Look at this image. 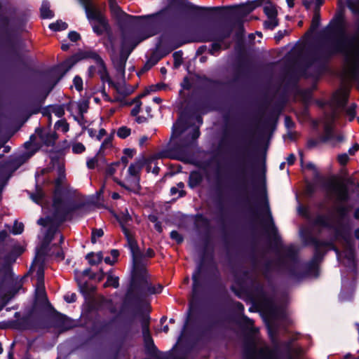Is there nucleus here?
Here are the masks:
<instances>
[{"label":"nucleus","mask_w":359,"mask_h":359,"mask_svg":"<svg viewBox=\"0 0 359 359\" xmlns=\"http://www.w3.org/2000/svg\"><path fill=\"white\" fill-rule=\"evenodd\" d=\"M49 28L53 31L65 30L67 28V24L61 20H58L56 22L50 24Z\"/></svg>","instance_id":"nucleus-26"},{"label":"nucleus","mask_w":359,"mask_h":359,"mask_svg":"<svg viewBox=\"0 0 359 359\" xmlns=\"http://www.w3.org/2000/svg\"><path fill=\"white\" fill-rule=\"evenodd\" d=\"M65 181V175L64 172L60 170L58 177L55 182V191L53 207L55 210L56 217H60L61 220H64L67 213V208L65 202H63L60 196L62 194V189Z\"/></svg>","instance_id":"nucleus-8"},{"label":"nucleus","mask_w":359,"mask_h":359,"mask_svg":"<svg viewBox=\"0 0 359 359\" xmlns=\"http://www.w3.org/2000/svg\"><path fill=\"white\" fill-rule=\"evenodd\" d=\"M76 107L81 114L87 111L88 102L86 100H81L76 103Z\"/></svg>","instance_id":"nucleus-33"},{"label":"nucleus","mask_w":359,"mask_h":359,"mask_svg":"<svg viewBox=\"0 0 359 359\" xmlns=\"http://www.w3.org/2000/svg\"><path fill=\"white\" fill-rule=\"evenodd\" d=\"M337 160L340 165H345L348 162L349 157L347 154L344 153L338 155Z\"/></svg>","instance_id":"nucleus-39"},{"label":"nucleus","mask_w":359,"mask_h":359,"mask_svg":"<svg viewBox=\"0 0 359 359\" xmlns=\"http://www.w3.org/2000/svg\"><path fill=\"white\" fill-rule=\"evenodd\" d=\"M175 133H182L184 130L183 120L182 118H179L173 126Z\"/></svg>","instance_id":"nucleus-41"},{"label":"nucleus","mask_w":359,"mask_h":359,"mask_svg":"<svg viewBox=\"0 0 359 359\" xmlns=\"http://www.w3.org/2000/svg\"><path fill=\"white\" fill-rule=\"evenodd\" d=\"M68 37L70 41L76 42L80 39V35L76 32H70L68 34Z\"/></svg>","instance_id":"nucleus-46"},{"label":"nucleus","mask_w":359,"mask_h":359,"mask_svg":"<svg viewBox=\"0 0 359 359\" xmlns=\"http://www.w3.org/2000/svg\"><path fill=\"white\" fill-rule=\"evenodd\" d=\"M144 343L145 349L151 355H155L156 353V347L154 345V341L151 336H147L145 338H144Z\"/></svg>","instance_id":"nucleus-22"},{"label":"nucleus","mask_w":359,"mask_h":359,"mask_svg":"<svg viewBox=\"0 0 359 359\" xmlns=\"http://www.w3.org/2000/svg\"><path fill=\"white\" fill-rule=\"evenodd\" d=\"M144 164V159H140L132 163L128 170V175L133 177H140V172Z\"/></svg>","instance_id":"nucleus-18"},{"label":"nucleus","mask_w":359,"mask_h":359,"mask_svg":"<svg viewBox=\"0 0 359 359\" xmlns=\"http://www.w3.org/2000/svg\"><path fill=\"white\" fill-rule=\"evenodd\" d=\"M86 259L91 265H95L100 262L102 259V252L89 253L86 255Z\"/></svg>","instance_id":"nucleus-24"},{"label":"nucleus","mask_w":359,"mask_h":359,"mask_svg":"<svg viewBox=\"0 0 359 359\" xmlns=\"http://www.w3.org/2000/svg\"><path fill=\"white\" fill-rule=\"evenodd\" d=\"M55 257L59 259H64V254L63 252L61 250H58L57 252Z\"/></svg>","instance_id":"nucleus-61"},{"label":"nucleus","mask_w":359,"mask_h":359,"mask_svg":"<svg viewBox=\"0 0 359 359\" xmlns=\"http://www.w3.org/2000/svg\"><path fill=\"white\" fill-rule=\"evenodd\" d=\"M57 233V228L55 226L50 227L44 237V240L41 248L37 251L36 257L30 267V271L35 272L37 281H44V271L42 260L44 255H51L46 251V248L53 238L54 235Z\"/></svg>","instance_id":"nucleus-6"},{"label":"nucleus","mask_w":359,"mask_h":359,"mask_svg":"<svg viewBox=\"0 0 359 359\" xmlns=\"http://www.w3.org/2000/svg\"><path fill=\"white\" fill-rule=\"evenodd\" d=\"M130 129L126 126H122L117 130V135L122 139L126 138L130 135Z\"/></svg>","instance_id":"nucleus-30"},{"label":"nucleus","mask_w":359,"mask_h":359,"mask_svg":"<svg viewBox=\"0 0 359 359\" xmlns=\"http://www.w3.org/2000/svg\"><path fill=\"white\" fill-rule=\"evenodd\" d=\"M285 126L287 128H292L294 127V122L292 121V119L288 117V116H286L285 118Z\"/></svg>","instance_id":"nucleus-51"},{"label":"nucleus","mask_w":359,"mask_h":359,"mask_svg":"<svg viewBox=\"0 0 359 359\" xmlns=\"http://www.w3.org/2000/svg\"><path fill=\"white\" fill-rule=\"evenodd\" d=\"M38 224L40 225H42V226H47L48 225V219H43V218H40L38 220Z\"/></svg>","instance_id":"nucleus-60"},{"label":"nucleus","mask_w":359,"mask_h":359,"mask_svg":"<svg viewBox=\"0 0 359 359\" xmlns=\"http://www.w3.org/2000/svg\"><path fill=\"white\" fill-rule=\"evenodd\" d=\"M135 154V151L131 149H124V154L128 158H132Z\"/></svg>","instance_id":"nucleus-54"},{"label":"nucleus","mask_w":359,"mask_h":359,"mask_svg":"<svg viewBox=\"0 0 359 359\" xmlns=\"http://www.w3.org/2000/svg\"><path fill=\"white\" fill-rule=\"evenodd\" d=\"M50 113L60 118L65 114V109L62 106H55L50 109Z\"/></svg>","instance_id":"nucleus-32"},{"label":"nucleus","mask_w":359,"mask_h":359,"mask_svg":"<svg viewBox=\"0 0 359 359\" xmlns=\"http://www.w3.org/2000/svg\"><path fill=\"white\" fill-rule=\"evenodd\" d=\"M345 257L350 262H353L354 253L351 249H349L345 252Z\"/></svg>","instance_id":"nucleus-49"},{"label":"nucleus","mask_w":359,"mask_h":359,"mask_svg":"<svg viewBox=\"0 0 359 359\" xmlns=\"http://www.w3.org/2000/svg\"><path fill=\"white\" fill-rule=\"evenodd\" d=\"M87 132H88L89 136H90L91 137H96V135H97L96 130H95L93 128H88Z\"/></svg>","instance_id":"nucleus-58"},{"label":"nucleus","mask_w":359,"mask_h":359,"mask_svg":"<svg viewBox=\"0 0 359 359\" xmlns=\"http://www.w3.org/2000/svg\"><path fill=\"white\" fill-rule=\"evenodd\" d=\"M328 192L339 202L346 201L348 198V186L343 181L331 183L328 187Z\"/></svg>","instance_id":"nucleus-10"},{"label":"nucleus","mask_w":359,"mask_h":359,"mask_svg":"<svg viewBox=\"0 0 359 359\" xmlns=\"http://www.w3.org/2000/svg\"><path fill=\"white\" fill-rule=\"evenodd\" d=\"M55 136L53 134H46L43 131H36V134L30 137L29 142L25 143V151L19 157L21 163L25 162L39 149V142H43L46 145H50L53 143Z\"/></svg>","instance_id":"nucleus-7"},{"label":"nucleus","mask_w":359,"mask_h":359,"mask_svg":"<svg viewBox=\"0 0 359 359\" xmlns=\"http://www.w3.org/2000/svg\"><path fill=\"white\" fill-rule=\"evenodd\" d=\"M65 299L68 303H72L76 301V295L74 293L67 294L65 295Z\"/></svg>","instance_id":"nucleus-47"},{"label":"nucleus","mask_w":359,"mask_h":359,"mask_svg":"<svg viewBox=\"0 0 359 359\" xmlns=\"http://www.w3.org/2000/svg\"><path fill=\"white\" fill-rule=\"evenodd\" d=\"M24 230V225L22 222H15L13 229L12 233L13 234H20Z\"/></svg>","instance_id":"nucleus-35"},{"label":"nucleus","mask_w":359,"mask_h":359,"mask_svg":"<svg viewBox=\"0 0 359 359\" xmlns=\"http://www.w3.org/2000/svg\"><path fill=\"white\" fill-rule=\"evenodd\" d=\"M48 169L44 168L41 169L40 172H37L36 173V189L35 193L32 194L30 197L35 203L38 204L41 203V201L43 197V192L39 187V184L43 182L44 179L43 178V176L48 173Z\"/></svg>","instance_id":"nucleus-14"},{"label":"nucleus","mask_w":359,"mask_h":359,"mask_svg":"<svg viewBox=\"0 0 359 359\" xmlns=\"http://www.w3.org/2000/svg\"><path fill=\"white\" fill-rule=\"evenodd\" d=\"M86 276H89L90 279L94 278V276L91 274L90 269H87L82 273L76 275V279L80 291L83 294H88L91 290H93V287H90L87 284L86 280H85Z\"/></svg>","instance_id":"nucleus-15"},{"label":"nucleus","mask_w":359,"mask_h":359,"mask_svg":"<svg viewBox=\"0 0 359 359\" xmlns=\"http://www.w3.org/2000/svg\"><path fill=\"white\" fill-rule=\"evenodd\" d=\"M259 356L260 359H277L273 349L268 346H264L259 350Z\"/></svg>","instance_id":"nucleus-21"},{"label":"nucleus","mask_w":359,"mask_h":359,"mask_svg":"<svg viewBox=\"0 0 359 359\" xmlns=\"http://www.w3.org/2000/svg\"><path fill=\"white\" fill-rule=\"evenodd\" d=\"M320 15L318 13L316 12L313 15V17L312 18L311 21V32H314L320 25Z\"/></svg>","instance_id":"nucleus-31"},{"label":"nucleus","mask_w":359,"mask_h":359,"mask_svg":"<svg viewBox=\"0 0 359 359\" xmlns=\"http://www.w3.org/2000/svg\"><path fill=\"white\" fill-rule=\"evenodd\" d=\"M264 13L267 16V20L264 22V27L268 29H273L278 25L277 19V10L276 7L269 4L264 6Z\"/></svg>","instance_id":"nucleus-12"},{"label":"nucleus","mask_w":359,"mask_h":359,"mask_svg":"<svg viewBox=\"0 0 359 359\" xmlns=\"http://www.w3.org/2000/svg\"><path fill=\"white\" fill-rule=\"evenodd\" d=\"M114 88H115L116 93V95H114V102H118L120 106L135 104V107L131 110V115L136 116L140 111L142 103L140 100L144 96V94H141L134 99L130 100L128 96L134 92L135 88L127 85L125 82L116 86L114 85Z\"/></svg>","instance_id":"nucleus-5"},{"label":"nucleus","mask_w":359,"mask_h":359,"mask_svg":"<svg viewBox=\"0 0 359 359\" xmlns=\"http://www.w3.org/2000/svg\"><path fill=\"white\" fill-rule=\"evenodd\" d=\"M193 32L198 34L196 41L200 42L215 40L222 41L225 37V36L220 34L219 30L217 28L210 29L204 32L199 28H195Z\"/></svg>","instance_id":"nucleus-11"},{"label":"nucleus","mask_w":359,"mask_h":359,"mask_svg":"<svg viewBox=\"0 0 359 359\" xmlns=\"http://www.w3.org/2000/svg\"><path fill=\"white\" fill-rule=\"evenodd\" d=\"M200 132L198 127H195L192 129L191 137L181 142V146L187 149L193 145L194 141L199 137Z\"/></svg>","instance_id":"nucleus-20"},{"label":"nucleus","mask_w":359,"mask_h":359,"mask_svg":"<svg viewBox=\"0 0 359 359\" xmlns=\"http://www.w3.org/2000/svg\"><path fill=\"white\" fill-rule=\"evenodd\" d=\"M36 294L39 298H43L45 295L44 281H37Z\"/></svg>","instance_id":"nucleus-29"},{"label":"nucleus","mask_w":359,"mask_h":359,"mask_svg":"<svg viewBox=\"0 0 359 359\" xmlns=\"http://www.w3.org/2000/svg\"><path fill=\"white\" fill-rule=\"evenodd\" d=\"M348 96V90L346 88H341L332 96L330 101L332 112L326 114L323 119L325 128V141L331 140L334 135L332 133V123L338 114V111L344 107Z\"/></svg>","instance_id":"nucleus-4"},{"label":"nucleus","mask_w":359,"mask_h":359,"mask_svg":"<svg viewBox=\"0 0 359 359\" xmlns=\"http://www.w3.org/2000/svg\"><path fill=\"white\" fill-rule=\"evenodd\" d=\"M73 83L74 85L75 88L78 91H81L83 89V81L81 77L76 76L74 77L73 80Z\"/></svg>","instance_id":"nucleus-40"},{"label":"nucleus","mask_w":359,"mask_h":359,"mask_svg":"<svg viewBox=\"0 0 359 359\" xmlns=\"http://www.w3.org/2000/svg\"><path fill=\"white\" fill-rule=\"evenodd\" d=\"M83 6L86 16L92 24L93 31L98 35L104 34L103 43L107 48H112L110 29L103 15L97 11L91 0H79Z\"/></svg>","instance_id":"nucleus-3"},{"label":"nucleus","mask_w":359,"mask_h":359,"mask_svg":"<svg viewBox=\"0 0 359 359\" xmlns=\"http://www.w3.org/2000/svg\"><path fill=\"white\" fill-rule=\"evenodd\" d=\"M112 143L110 137L104 140L96 157L92 158L87 161V166L89 169H93L97 165L99 158L111 152Z\"/></svg>","instance_id":"nucleus-13"},{"label":"nucleus","mask_w":359,"mask_h":359,"mask_svg":"<svg viewBox=\"0 0 359 359\" xmlns=\"http://www.w3.org/2000/svg\"><path fill=\"white\" fill-rule=\"evenodd\" d=\"M315 223L317 225L323 227H331V219L328 216L320 215L318 216L315 220Z\"/></svg>","instance_id":"nucleus-25"},{"label":"nucleus","mask_w":359,"mask_h":359,"mask_svg":"<svg viewBox=\"0 0 359 359\" xmlns=\"http://www.w3.org/2000/svg\"><path fill=\"white\" fill-rule=\"evenodd\" d=\"M260 4H261L260 0H255L253 1L248 2L246 4V7L249 11H252L257 7L259 6Z\"/></svg>","instance_id":"nucleus-42"},{"label":"nucleus","mask_w":359,"mask_h":359,"mask_svg":"<svg viewBox=\"0 0 359 359\" xmlns=\"http://www.w3.org/2000/svg\"><path fill=\"white\" fill-rule=\"evenodd\" d=\"M97 69L103 83H107L109 88L112 86V82L110 79L108 73L107 72L106 67L102 61L98 62Z\"/></svg>","instance_id":"nucleus-17"},{"label":"nucleus","mask_w":359,"mask_h":359,"mask_svg":"<svg viewBox=\"0 0 359 359\" xmlns=\"http://www.w3.org/2000/svg\"><path fill=\"white\" fill-rule=\"evenodd\" d=\"M322 246H329L331 250H334L337 255V259L339 261L341 259V252L340 251L335 248L332 243H317L316 247L318 250H320V248Z\"/></svg>","instance_id":"nucleus-27"},{"label":"nucleus","mask_w":359,"mask_h":359,"mask_svg":"<svg viewBox=\"0 0 359 359\" xmlns=\"http://www.w3.org/2000/svg\"><path fill=\"white\" fill-rule=\"evenodd\" d=\"M126 189L134 193H138L140 189V177L128 175L126 182L121 184Z\"/></svg>","instance_id":"nucleus-16"},{"label":"nucleus","mask_w":359,"mask_h":359,"mask_svg":"<svg viewBox=\"0 0 359 359\" xmlns=\"http://www.w3.org/2000/svg\"><path fill=\"white\" fill-rule=\"evenodd\" d=\"M220 49V45L217 43H214L212 44V48L210 50L211 54H215V52L218 51Z\"/></svg>","instance_id":"nucleus-53"},{"label":"nucleus","mask_w":359,"mask_h":359,"mask_svg":"<svg viewBox=\"0 0 359 359\" xmlns=\"http://www.w3.org/2000/svg\"><path fill=\"white\" fill-rule=\"evenodd\" d=\"M149 36H147L144 37L142 39L140 40H135L133 36L130 34H124L122 39V43H121V66H120V70L122 71L123 69V65L126 63L129 55L132 52V50L134 49V48L143 39L149 37Z\"/></svg>","instance_id":"nucleus-9"},{"label":"nucleus","mask_w":359,"mask_h":359,"mask_svg":"<svg viewBox=\"0 0 359 359\" xmlns=\"http://www.w3.org/2000/svg\"><path fill=\"white\" fill-rule=\"evenodd\" d=\"M177 186V188H178V189L180 191V196H183V193H184L183 188L184 187V183L179 182Z\"/></svg>","instance_id":"nucleus-59"},{"label":"nucleus","mask_w":359,"mask_h":359,"mask_svg":"<svg viewBox=\"0 0 359 359\" xmlns=\"http://www.w3.org/2000/svg\"><path fill=\"white\" fill-rule=\"evenodd\" d=\"M337 212L341 217H344L347 213V208L345 206L339 205L337 208Z\"/></svg>","instance_id":"nucleus-48"},{"label":"nucleus","mask_w":359,"mask_h":359,"mask_svg":"<svg viewBox=\"0 0 359 359\" xmlns=\"http://www.w3.org/2000/svg\"><path fill=\"white\" fill-rule=\"evenodd\" d=\"M122 230L127 238L133 257V270L130 287L126 294L128 301L142 302L147 296L160 293L162 290L161 285H153L146 269V261L143 259L133 233L129 227L130 217L128 213L121 216H116Z\"/></svg>","instance_id":"nucleus-1"},{"label":"nucleus","mask_w":359,"mask_h":359,"mask_svg":"<svg viewBox=\"0 0 359 359\" xmlns=\"http://www.w3.org/2000/svg\"><path fill=\"white\" fill-rule=\"evenodd\" d=\"M149 318L147 317V318L144 320L142 323V334L144 338H145L147 336H151L149 333Z\"/></svg>","instance_id":"nucleus-37"},{"label":"nucleus","mask_w":359,"mask_h":359,"mask_svg":"<svg viewBox=\"0 0 359 359\" xmlns=\"http://www.w3.org/2000/svg\"><path fill=\"white\" fill-rule=\"evenodd\" d=\"M55 128L57 130H61L64 133L69 130L68 123L65 120H60L57 121L55 125Z\"/></svg>","instance_id":"nucleus-34"},{"label":"nucleus","mask_w":359,"mask_h":359,"mask_svg":"<svg viewBox=\"0 0 359 359\" xmlns=\"http://www.w3.org/2000/svg\"><path fill=\"white\" fill-rule=\"evenodd\" d=\"M170 237L171 238H172L173 240H175L177 243H181L182 242L183 239H182V237L180 236V234L176 231H171L170 233Z\"/></svg>","instance_id":"nucleus-45"},{"label":"nucleus","mask_w":359,"mask_h":359,"mask_svg":"<svg viewBox=\"0 0 359 359\" xmlns=\"http://www.w3.org/2000/svg\"><path fill=\"white\" fill-rule=\"evenodd\" d=\"M103 234V230L101 229L93 230L91 236L92 243H95L97 241V239L102 237Z\"/></svg>","instance_id":"nucleus-38"},{"label":"nucleus","mask_w":359,"mask_h":359,"mask_svg":"<svg viewBox=\"0 0 359 359\" xmlns=\"http://www.w3.org/2000/svg\"><path fill=\"white\" fill-rule=\"evenodd\" d=\"M114 16L117 15L120 16L122 13V11L121 10L120 7L114 1Z\"/></svg>","instance_id":"nucleus-52"},{"label":"nucleus","mask_w":359,"mask_h":359,"mask_svg":"<svg viewBox=\"0 0 359 359\" xmlns=\"http://www.w3.org/2000/svg\"><path fill=\"white\" fill-rule=\"evenodd\" d=\"M180 190L178 189V188H177V187H172V188L170 189V194H171L172 195H175V194H176L177 193H179V194H180Z\"/></svg>","instance_id":"nucleus-63"},{"label":"nucleus","mask_w":359,"mask_h":359,"mask_svg":"<svg viewBox=\"0 0 359 359\" xmlns=\"http://www.w3.org/2000/svg\"><path fill=\"white\" fill-rule=\"evenodd\" d=\"M295 161V156L294 154H291L288 156V157L287 158V162L289 165H292L294 163Z\"/></svg>","instance_id":"nucleus-57"},{"label":"nucleus","mask_w":359,"mask_h":359,"mask_svg":"<svg viewBox=\"0 0 359 359\" xmlns=\"http://www.w3.org/2000/svg\"><path fill=\"white\" fill-rule=\"evenodd\" d=\"M146 121V118L144 116H137L136 118V121L139 123H143Z\"/></svg>","instance_id":"nucleus-64"},{"label":"nucleus","mask_w":359,"mask_h":359,"mask_svg":"<svg viewBox=\"0 0 359 359\" xmlns=\"http://www.w3.org/2000/svg\"><path fill=\"white\" fill-rule=\"evenodd\" d=\"M118 341H119V336L118 334V333H116L115 335H114V347L116 346H117L118 344Z\"/></svg>","instance_id":"nucleus-62"},{"label":"nucleus","mask_w":359,"mask_h":359,"mask_svg":"<svg viewBox=\"0 0 359 359\" xmlns=\"http://www.w3.org/2000/svg\"><path fill=\"white\" fill-rule=\"evenodd\" d=\"M355 104H352L346 109V114L350 117V121H352L355 114Z\"/></svg>","instance_id":"nucleus-44"},{"label":"nucleus","mask_w":359,"mask_h":359,"mask_svg":"<svg viewBox=\"0 0 359 359\" xmlns=\"http://www.w3.org/2000/svg\"><path fill=\"white\" fill-rule=\"evenodd\" d=\"M200 269L193 274V290L196 292L199 285Z\"/></svg>","instance_id":"nucleus-36"},{"label":"nucleus","mask_w":359,"mask_h":359,"mask_svg":"<svg viewBox=\"0 0 359 359\" xmlns=\"http://www.w3.org/2000/svg\"><path fill=\"white\" fill-rule=\"evenodd\" d=\"M144 164L147 166V172H152L157 175L159 172V167L158 166L157 158L156 156H151L144 160Z\"/></svg>","instance_id":"nucleus-19"},{"label":"nucleus","mask_w":359,"mask_h":359,"mask_svg":"<svg viewBox=\"0 0 359 359\" xmlns=\"http://www.w3.org/2000/svg\"><path fill=\"white\" fill-rule=\"evenodd\" d=\"M106 135V131L104 129L102 128L99 130L98 134L96 135V139L97 140H100L102 137H104Z\"/></svg>","instance_id":"nucleus-56"},{"label":"nucleus","mask_w":359,"mask_h":359,"mask_svg":"<svg viewBox=\"0 0 359 359\" xmlns=\"http://www.w3.org/2000/svg\"><path fill=\"white\" fill-rule=\"evenodd\" d=\"M111 285H112V276L110 273H107V280L104 284V287H109Z\"/></svg>","instance_id":"nucleus-55"},{"label":"nucleus","mask_w":359,"mask_h":359,"mask_svg":"<svg viewBox=\"0 0 359 359\" xmlns=\"http://www.w3.org/2000/svg\"><path fill=\"white\" fill-rule=\"evenodd\" d=\"M359 150V144L355 143L352 147L348 149V154L350 155H354Z\"/></svg>","instance_id":"nucleus-50"},{"label":"nucleus","mask_w":359,"mask_h":359,"mask_svg":"<svg viewBox=\"0 0 359 359\" xmlns=\"http://www.w3.org/2000/svg\"><path fill=\"white\" fill-rule=\"evenodd\" d=\"M85 150V147L81 143H76L72 147V151L75 154L82 153Z\"/></svg>","instance_id":"nucleus-43"},{"label":"nucleus","mask_w":359,"mask_h":359,"mask_svg":"<svg viewBox=\"0 0 359 359\" xmlns=\"http://www.w3.org/2000/svg\"><path fill=\"white\" fill-rule=\"evenodd\" d=\"M40 11L43 18H51L53 17V13L50 10V4L46 1H43Z\"/></svg>","instance_id":"nucleus-23"},{"label":"nucleus","mask_w":359,"mask_h":359,"mask_svg":"<svg viewBox=\"0 0 359 359\" xmlns=\"http://www.w3.org/2000/svg\"><path fill=\"white\" fill-rule=\"evenodd\" d=\"M347 7L359 15V0H347ZM324 55L341 52L346 56L344 70V79L355 81L359 76V22L358 30L353 41L346 43L341 39H328L323 46Z\"/></svg>","instance_id":"nucleus-2"},{"label":"nucleus","mask_w":359,"mask_h":359,"mask_svg":"<svg viewBox=\"0 0 359 359\" xmlns=\"http://www.w3.org/2000/svg\"><path fill=\"white\" fill-rule=\"evenodd\" d=\"M201 181V177L197 172H191L189 177V185L194 187L198 185Z\"/></svg>","instance_id":"nucleus-28"}]
</instances>
